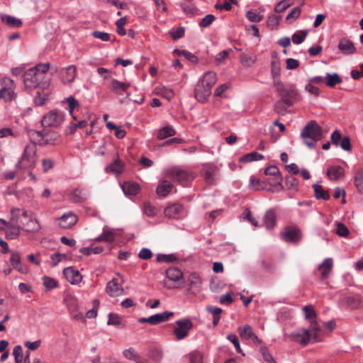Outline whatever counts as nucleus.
I'll return each instance as SVG.
<instances>
[{
  "mask_svg": "<svg viewBox=\"0 0 363 363\" xmlns=\"http://www.w3.org/2000/svg\"><path fill=\"white\" fill-rule=\"evenodd\" d=\"M124 169V163L117 157L114 159L113 162L106 167V172H112L115 174H121Z\"/></svg>",
  "mask_w": 363,
  "mask_h": 363,
  "instance_id": "nucleus-25",
  "label": "nucleus"
},
{
  "mask_svg": "<svg viewBox=\"0 0 363 363\" xmlns=\"http://www.w3.org/2000/svg\"><path fill=\"white\" fill-rule=\"evenodd\" d=\"M301 137L306 146L313 149L315 142L323 137L322 129L315 121H311L301 130Z\"/></svg>",
  "mask_w": 363,
  "mask_h": 363,
  "instance_id": "nucleus-2",
  "label": "nucleus"
},
{
  "mask_svg": "<svg viewBox=\"0 0 363 363\" xmlns=\"http://www.w3.org/2000/svg\"><path fill=\"white\" fill-rule=\"evenodd\" d=\"M173 184L167 180L160 183L156 189L157 194L160 197H165L172 191Z\"/></svg>",
  "mask_w": 363,
  "mask_h": 363,
  "instance_id": "nucleus-28",
  "label": "nucleus"
},
{
  "mask_svg": "<svg viewBox=\"0 0 363 363\" xmlns=\"http://www.w3.org/2000/svg\"><path fill=\"white\" fill-rule=\"evenodd\" d=\"M50 78H44L35 69H29L23 74V83L28 89L40 88L45 89L50 85Z\"/></svg>",
  "mask_w": 363,
  "mask_h": 363,
  "instance_id": "nucleus-3",
  "label": "nucleus"
},
{
  "mask_svg": "<svg viewBox=\"0 0 363 363\" xmlns=\"http://www.w3.org/2000/svg\"><path fill=\"white\" fill-rule=\"evenodd\" d=\"M65 121V114L58 110H52L45 114L42 120V125L45 128H57L62 124Z\"/></svg>",
  "mask_w": 363,
  "mask_h": 363,
  "instance_id": "nucleus-7",
  "label": "nucleus"
},
{
  "mask_svg": "<svg viewBox=\"0 0 363 363\" xmlns=\"http://www.w3.org/2000/svg\"><path fill=\"white\" fill-rule=\"evenodd\" d=\"M29 135L35 144L40 146L56 145L60 139V135L57 132L48 130H31Z\"/></svg>",
  "mask_w": 363,
  "mask_h": 363,
  "instance_id": "nucleus-4",
  "label": "nucleus"
},
{
  "mask_svg": "<svg viewBox=\"0 0 363 363\" xmlns=\"http://www.w3.org/2000/svg\"><path fill=\"white\" fill-rule=\"evenodd\" d=\"M123 355L125 359L135 361V363H148L147 360L140 357L133 347L124 350L123 351Z\"/></svg>",
  "mask_w": 363,
  "mask_h": 363,
  "instance_id": "nucleus-22",
  "label": "nucleus"
},
{
  "mask_svg": "<svg viewBox=\"0 0 363 363\" xmlns=\"http://www.w3.org/2000/svg\"><path fill=\"white\" fill-rule=\"evenodd\" d=\"M130 86V84L128 82H122L118 79H113L111 81V90L117 95L126 94V98H129L130 93L128 91V89Z\"/></svg>",
  "mask_w": 363,
  "mask_h": 363,
  "instance_id": "nucleus-15",
  "label": "nucleus"
},
{
  "mask_svg": "<svg viewBox=\"0 0 363 363\" xmlns=\"http://www.w3.org/2000/svg\"><path fill=\"white\" fill-rule=\"evenodd\" d=\"M32 69H35L38 74H42V77L44 78H49L47 76V72L50 69L49 63L38 64Z\"/></svg>",
  "mask_w": 363,
  "mask_h": 363,
  "instance_id": "nucleus-51",
  "label": "nucleus"
},
{
  "mask_svg": "<svg viewBox=\"0 0 363 363\" xmlns=\"http://www.w3.org/2000/svg\"><path fill=\"white\" fill-rule=\"evenodd\" d=\"M274 86L279 93L281 101H277L274 105V108L277 109L282 102L287 106H291L295 101L299 100L300 94L298 90L291 85H284L281 81L274 82Z\"/></svg>",
  "mask_w": 363,
  "mask_h": 363,
  "instance_id": "nucleus-1",
  "label": "nucleus"
},
{
  "mask_svg": "<svg viewBox=\"0 0 363 363\" xmlns=\"http://www.w3.org/2000/svg\"><path fill=\"white\" fill-rule=\"evenodd\" d=\"M191 363H203V355L200 352L194 351L190 354Z\"/></svg>",
  "mask_w": 363,
  "mask_h": 363,
  "instance_id": "nucleus-64",
  "label": "nucleus"
},
{
  "mask_svg": "<svg viewBox=\"0 0 363 363\" xmlns=\"http://www.w3.org/2000/svg\"><path fill=\"white\" fill-rule=\"evenodd\" d=\"M354 185L359 192H363V168L357 171L354 177Z\"/></svg>",
  "mask_w": 363,
  "mask_h": 363,
  "instance_id": "nucleus-49",
  "label": "nucleus"
},
{
  "mask_svg": "<svg viewBox=\"0 0 363 363\" xmlns=\"http://www.w3.org/2000/svg\"><path fill=\"white\" fill-rule=\"evenodd\" d=\"M336 233L340 237L346 238L349 235L350 231L345 224L338 223L337 225Z\"/></svg>",
  "mask_w": 363,
  "mask_h": 363,
  "instance_id": "nucleus-56",
  "label": "nucleus"
},
{
  "mask_svg": "<svg viewBox=\"0 0 363 363\" xmlns=\"http://www.w3.org/2000/svg\"><path fill=\"white\" fill-rule=\"evenodd\" d=\"M69 199L74 203H81L85 200V196L82 193V190L77 188L72 191Z\"/></svg>",
  "mask_w": 363,
  "mask_h": 363,
  "instance_id": "nucleus-45",
  "label": "nucleus"
},
{
  "mask_svg": "<svg viewBox=\"0 0 363 363\" xmlns=\"http://www.w3.org/2000/svg\"><path fill=\"white\" fill-rule=\"evenodd\" d=\"M313 189L314 190V196L317 199L327 201L330 199L328 191L323 189L320 184H314L313 185Z\"/></svg>",
  "mask_w": 363,
  "mask_h": 363,
  "instance_id": "nucleus-37",
  "label": "nucleus"
},
{
  "mask_svg": "<svg viewBox=\"0 0 363 363\" xmlns=\"http://www.w3.org/2000/svg\"><path fill=\"white\" fill-rule=\"evenodd\" d=\"M43 279V285L47 289L51 290L57 287V281L55 279L48 277H44Z\"/></svg>",
  "mask_w": 363,
  "mask_h": 363,
  "instance_id": "nucleus-54",
  "label": "nucleus"
},
{
  "mask_svg": "<svg viewBox=\"0 0 363 363\" xmlns=\"http://www.w3.org/2000/svg\"><path fill=\"white\" fill-rule=\"evenodd\" d=\"M164 214L169 218L180 220L186 216L187 211L183 205L175 203L166 207Z\"/></svg>",
  "mask_w": 363,
  "mask_h": 363,
  "instance_id": "nucleus-9",
  "label": "nucleus"
},
{
  "mask_svg": "<svg viewBox=\"0 0 363 363\" xmlns=\"http://www.w3.org/2000/svg\"><path fill=\"white\" fill-rule=\"evenodd\" d=\"M176 326L174 328L173 334L177 341L186 338L189 331L193 328V323L189 318H182L175 322Z\"/></svg>",
  "mask_w": 363,
  "mask_h": 363,
  "instance_id": "nucleus-8",
  "label": "nucleus"
},
{
  "mask_svg": "<svg viewBox=\"0 0 363 363\" xmlns=\"http://www.w3.org/2000/svg\"><path fill=\"white\" fill-rule=\"evenodd\" d=\"M106 291L110 296L115 297L123 294V288L118 284V279L113 278L107 283Z\"/></svg>",
  "mask_w": 363,
  "mask_h": 363,
  "instance_id": "nucleus-19",
  "label": "nucleus"
},
{
  "mask_svg": "<svg viewBox=\"0 0 363 363\" xmlns=\"http://www.w3.org/2000/svg\"><path fill=\"white\" fill-rule=\"evenodd\" d=\"M10 262L13 269L22 274L27 272L26 268L23 267L21 264V255L18 252H11Z\"/></svg>",
  "mask_w": 363,
  "mask_h": 363,
  "instance_id": "nucleus-24",
  "label": "nucleus"
},
{
  "mask_svg": "<svg viewBox=\"0 0 363 363\" xmlns=\"http://www.w3.org/2000/svg\"><path fill=\"white\" fill-rule=\"evenodd\" d=\"M176 134L177 131L174 127L171 125H167L158 130L157 133V138L162 140L169 137L174 136Z\"/></svg>",
  "mask_w": 363,
  "mask_h": 363,
  "instance_id": "nucleus-26",
  "label": "nucleus"
},
{
  "mask_svg": "<svg viewBox=\"0 0 363 363\" xmlns=\"http://www.w3.org/2000/svg\"><path fill=\"white\" fill-rule=\"evenodd\" d=\"M66 102L68 104L67 110L69 111V115L75 119L74 116L73 111L74 110L79 106V102L77 99H75L72 96H69L65 99Z\"/></svg>",
  "mask_w": 363,
  "mask_h": 363,
  "instance_id": "nucleus-47",
  "label": "nucleus"
},
{
  "mask_svg": "<svg viewBox=\"0 0 363 363\" xmlns=\"http://www.w3.org/2000/svg\"><path fill=\"white\" fill-rule=\"evenodd\" d=\"M264 158V156L262 154H259L257 152H252L250 153L245 155L240 159V161L242 162H250L253 161L261 160Z\"/></svg>",
  "mask_w": 363,
  "mask_h": 363,
  "instance_id": "nucleus-43",
  "label": "nucleus"
},
{
  "mask_svg": "<svg viewBox=\"0 0 363 363\" xmlns=\"http://www.w3.org/2000/svg\"><path fill=\"white\" fill-rule=\"evenodd\" d=\"M333 267L332 258H326L319 265L318 268L321 270V278L325 279L328 277Z\"/></svg>",
  "mask_w": 363,
  "mask_h": 363,
  "instance_id": "nucleus-32",
  "label": "nucleus"
},
{
  "mask_svg": "<svg viewBox=\"0 0 363 363\" xmlns=\"http://www.w3.org/2000/svg\"><path fill=\"white\" fill-rule=\"evenodd\" d=\"M92 35L94 38L100 39L102 41L107 42L110 40V35L108 33L99 31V30H94L92 33Z\"/></svg>",
  "mask_w": 363,
  "mask_h": 363,
  "instance_id": "nucleus-62",
  "label": "nucleus"
},
{
  "mask_svg": "<svg viewBox=\"0 0 363 363\" xmlns=\"http://www.w3.org/2000/svg\"><path fill=\"white\" fill-rule=\"evenodd\" d=\"M168 176L183 186H187L194 180V175L191 172L186 171L179 167L170 168L167 172Z\"/></svg>",
  "mask_w": 363,
  "mask_h": 363,
  "instance_id": "nucleus-6",
  "label": "nucleus"
},
{
  "mask_svg": "<svg viewBox=\"0 0 363 363\" xmlns=\"http://www.w3.org/2000/svg\"><path fill=\"white\" fill-rule=\"evenodd\" d=\"M307 30H301L299 32L295 33L291 36V40L294 43L299 45L302 43L308 35Z\"/></svg>",
  "mask_w": 363,
  "mask_h": 363,
  "instance_id": "nucleus-46",
  "label": "nucleus"
},
{
  "mask_svg": "<svg viewBox=\"0 0 363 363\" xmlns=\"http://www.w3.org/2000/svg\"><path fill=\"white\" fill-rule=\"evenodd\" d=\"M216 74L215 72H207L203 75V79L199 82L203 84L205 87L209 88V89L211 91L213 86L216 82Z\"/></svg>",
  "mask_w": 363,
  "mask_h": 363,
  "instance_id": "nucleus-31",
  "label": "nucleus"
},
{
  "mask_svg": "<svg viewBox=\"0 0 363 363\" xmlns=\"http://www.w3.org/2000/svg\"><path fill=\"white\" fill-rule=\"evenodd\" d=\"M215 20V16L213 14H208L203 17L199 23V26L202 28L209 26Z\"/></svg>",
  "mask_w": 363,
  "mask_h": 363,
  "instance_id": "nucleus-61",
  "label": "nucleus"
},
{
  "mask_svg": "<svg viewBox=\"0 0 363 363\" xmlns=\"http://www.w3.org/2000/svg\"><path fill=\"white\" fill-rule=\"evenodd\" d=\"M125 194L130 196H135L140 191V186L136 182H126L121 186Z\"/></svg>",
  "mask_w": 363,
  "mask_h": 363,
  "instance_id": "nucleus-27",
  "label": "nucleus"
},
{
  "mask_svg": "<svg viewBox=\"0 0 363 363\" xmlns=\"http://www.w3.org/2000/svg\"><path fill=\"white\" fill-rule=\"evenodd\" d=\"M337 48L344 55H352L357 52L353 42L346 38H342L340 40Z\"/></svg>",
  "mask_w": 363,
  "mask_h": 363,
  "instance_id": "nucleus-14",
  "label": "nucleus"
},
{
  "mask_svg": "<svg viewBox=\"0 0 363 363\" xmlns=\"http://www.w3.org/2000/svg\"><path fill=\"white\" fill-rule=\"evenodd\" d=\"M342 303L350 308H354L359 306L360 300L358 296H345L342 298Z\"/></svg>",
  "mask_w": 363,
  "mask_h": 363,
  "instance_id": "nucleus-39",
  "label": "nucleus"
},
{
  "mask_svg": "<svg viewBox=\"0 0 363 363\" xmlns=\"http://www.w3.org/2000/svg\"><path fill=\"white\" fill-rule=\"evenodd\" d=\"M246 18L251 22L258 23L263 19V16L259 14L255 11L250 10L246 13Z\"/></svg>",
  "mask_w": 363,
  "mask_h": 363,
  "instance_id": "nucleus-52",
  "label": "nucleus"
},
{
  "mask_svg": "<svg viewBox=\"0 0 363 363\" xmlns=\"http://www.w3.org/2000/svg\"><path fill=\"white\" fill-rule=\"evenodd\" d=\"M344 174L343 167L339 165L330 166L327 170V176L330 180H338L344 176Z\"/></svg>",
  "mask_w": 363,
  "mask_h": 363,
  "instance_id": "nucleus-21",
  "label": "nucleus"
},
{
  "mask_svg": "<svg viewBox=\"0 0 363 363\" xmlns=\"http://www.w3.org/2000/svg\"><path fill=\"white\" fill-rule=\"evenodd\" d=\"M13 355L16 363H21L23 362V349L21 345H16L13 350Z\"/></svg>",
  "mask_w": 363,
  "mask_h": 363,
  "instance_id": "nucleus-53",
  "label": "nucleus"
},
{
  "mask_svg": "<svg viewBox=\"0 0 363 363\" xmlns=\"http://www.w3.org/2000/svg\"><path fill=\"white\" fill-rule=\"evenodd\" d=\"M157 261L158 262L170 263L177 261V258L174 254H158L157 255Z\"/></svg>",
  "mask_w": 363,
  "mask_h": 363,
  "instance_id": "nucleus-50",
  "label": "nucleus"
},
{
  "mask_svg": "<svg viewBox=\"0 0 363 363\" xmlns=\"http://www.w3.org/2000/svg\"><path fill=\"white\" fill-rule=\"evenodd\" d=\"M291 6L288 0H282L276 4L274 10L277 13H282Z\"/></svg>",
  "mask_w": 363,
  "mask_h": 363,
  "instance_id": "nucleus-60",
  "label": "nucleus"
},
{
  "mask_svg": "<svg viewBox=\"0 0 363 363\" xmlns=\"http://www.w3.org/2000/svg\"><path fill=\"white\" fill-rule=\"evenodd\" d=\"M342 138L343 137H342L340 132L338 130H335L330 135L331 143L333 145L338 147L339 143H340Z\"/></svg>",
  "mask_w": 363,
  "mask_h": 363,
  "instance_id": "nucleus-59",
  "label": "nucleus"
},
{
  "mask_svg": "<svg viewBox=\"0 0 363 363\" xmlns=\"http://www.w3.org/2000/svg\"><path fill=\"white\" fill-rule=\"evenodd\" d=\"M249 187L253 190H260L266 188V184L259 179L255 178L253 176L250 177V182Z\"/></svg>",
  "mask_w": 363,
  "mask_h": 363,
  "instance_id": "nucleus-48",
  "label": "nucleus"
},
{
  "mask_svg": "<svg viewBox=\"0 0 363 363\" xmlns=\"http://www.w3.org/2000/svg\"><path fill=\"white\" fill-rule=\"evenodd\" d=\"M21 211V208H13L11 210L10 219L7 221L6 229L15 230L14 236H18L20 230L23 229L20 222Z\"/></svg>",
  "mask_w": 363,
  "mask_h": 363,
  "instance_id": "nucleus-11",
  "label": "nucleus"
},
{
  "mask_svg": "<svg viewBox=\"0 0 363 363\" xmlns=\"http://www.w3.org/2000/svg\"><path fill=\"white\" fill-rule=\"evenodd\" d=\"M65 302L69 312L74 313L79 310V304L77 300L72 296L65 298Z\"/></svg>",
  "mask_w": 363,
  "mask_h": 363,
  "instance_id": "nucleus-44",
  "label": "nucleus"
},
{
  "mask_svg": "<svg viewBox=\"0 0 363 363\" xmlns=\"http://www.w3.org/2000/svg\"><path fill=\"white\" fill-rule=\"evenodd\" d=\"M40 229L41 226L38 220L30 218L23 230L28 233H38Z\"/></svg>",
  "mask_w": 363,
  "mask_h": 363,
  "instance_id": "nucleus-38",
  "label": "nucleus"
},
{
  "mask_svg": "<svg viewBox=\"0 0 363 363\" xmlns=\"http://www.w3.org/2000/svg\"><path fill=\"white\" fill-rule=\"evenodd\" d=\"M174 315L173 312L171 311H164L161 313H157L151 315L152 317V325H155L167 321L170 317Z\"/></svg>",
  "mask_w": 363,
  "mask_h": 363,
  "instance_id": "nucleus-29",
  "label": "nucleus"
},
{
  "mask_svg": "<svg viewBox=\"0 0 363 363\" xmlns=\"http://www.w3.org/2000/svg\"><path fill=\"white\" fill-rule=\"evenodd\" d=\"M240 335L245 339L255 338L257 339V336L253 333L252 328L249 325L239 328Z\"/></svg>",
  "mask_w": 363,
  "mask_h": 363,
  "instance_id": "nucleus-41",
  "label": "nucleus"
},
{
  "mask_svg": "<svg viewBox=\"0 0 363 363\" xmlns=\"http://www.w3.org/2000/svg\"><path fill=\"white\" fill-rule=\"evenodd\" d=\"M301 14V9L299 7H294L287 15L286 19L290 22L294 21Z\"/></svg>",
  "mask_w": 363,
  "mask_h": 363,
  "instance_id": "nucleus-58",
  "label": "nucleus"
},
{
  "mask_svg": "<svg viewBox=\"0 0 363 363\" xmlns=\"http://www.w3.org/2000/svg\"><path fill=\"white\" fill-rule=\"evenodd\" d=\"M63 274L71 284H78L82 279V276L74 267L65 268Z\"/></svg>",
  "mask_w": 363,
  "mask_h": 363,
  "instance_id": "nucleus-16",
  "label": "nucleus"
},
{
  "mask_svg": "<svg viewBox=\"0 0 363 363\" xmlns=\"http://www.w3.org/2000/svg\"><path fill=\"white\" fill-rule=\"evenodd\" d=\"M217 169L215 167L210 166L203 169L202 176L206 182L208 184H215L216 182Z\"/></svg>",
  "mask_w": 363,
  "mask_h": 363,
  "instance_id": "nucleus-20",
  "label": "nucleus"
},
{
  "mask_svg": "<svg viewBox=\"0 0 363 363\" xmlns=\"http://www.w3.org/2000/svg\"><path fill=\"white\" fill-rule=\"evenodd\" d=\"M211 94V91L209 88L205 87L203 84L198 82L194 89V96L196 100L201 103H204Z\"/></svg>",
  "mask_w": 363,
  "mask_h": 363,
  "instance_id": "nucleus-17",
  "label": "nucleus"
},
{
  "mask_svg": "<svg viewBox=\"0 0 363 363\" xmlns=\"http://www.w3.org/2000/svg\"><path fill=\"white\" fill-rule=\"evenodd\" d=\"M77 76V68L74 65H70L65 68V75L63 79L65 82H72Z\"/></svg>",
  "mask_w": 363,
  "mask_h": 363,
  "instance_id": "nucleus-40",
  "label": "nucleus"
},
{
  "mask_svg": "<svg viewBox=\"0 0 363 363\" xmlns=\"http://www.w3.org/2000/svg\"><path fill=\"white\" fill-rule=\"evenodd\" d=\"M58 225L63 229L72 227L77 222V216L72 213H65L58 218Z\"/></svg>",
  "mask_w": 363,
  "mask_h": 363,
  "instance_id": "nucleus-18",
  "label": "nucleus"
},
{
  "mask_svg": "<svg viewBox=\"0 0 363 363\" xmlns=\"http://www.w3.org/2000/svg\"><path fill=\"white\" fill-rule=\"evenodd\" d=\"M36 145L33 142L26 146L22 156L16 164L17 169H27L35 165L37 160Z\"/></svg>",
  "mask_w": 363,
  "mask_h": 363,
  "instance_id": "nucleus-5",
  "label": "nucleus"
},
{
  "mask_svg": "<svg viewBox=\"0 0 363 363\" xmlns=\"http://www.w3.org/2000/svg\"><path fill=\"white\" fill-rule=\"evenodd\" d=\"M257 60V55L255 52L249 50L240 55V62L245 67H250L255 64Z\"/></svg>",
  "mask_w": 363,
  "mask_h": 363,
  "instance_id": "nucleus-30",
  "label": "nucleus"
},
{
  "mask_svg": "<svg viewBox=\"0 0 363 363\" xmlns=\"http://www.w3.org/2000/svg\"><path fill=\"white\" fill-rule=\"evenodd\" d=\"M189 286L194 290V293L199 291L202 281L201 277L196 273H192L189 278Z\"/></svg>",
  "mask_w": 363,
  "mask_h": 363,
  "instance_id": "nucleus-36",
  "label": "nucleus"
},
{
  "mask_svg": "<svg viewBox=\"0 0 363 363\" xmlns=\"http://www.w3.org/2000/svg\"><path fill=\"white\" fill-rule=\"evenodd\" d=\"M280 236L281 239L285 242H298L301 239V232L298 227L287 226Z\"/></svg>",
  "mask_w": 363,
  "mask_h": 363,
  "instance_id": "nucleus-12",
  "label": "nucleus"
},
{
  "mask_svg": "<svg viewBox=\"0 0 363 363\" xmlns=\"http://www.w3.org/2000/svg\"><path fill=\"white\" fill-rule=\"evenodd\" d=\"M290 337L294 342H298L302 345H306L312 340L313 336L308 329L301 328L292 333Z\"/></svg>",
  "mask_w": 363,
  "mask_h": 363,
  "instance_id": "nucleus-13",
  "label": "nucleus"
},
{
  "mask_svg": "<svg viewBox=\"0 0 363 363\" xmlns=\"http://www.w3.org/2000/svg\"><path fill=\"white\" fill-rule=\"evenodd\" d=\"M103 235L105 237V241L107 242H111L115 240V232L113 229H108L107 228H104L103 229Z\"/></svg>",
  "mask_w": 363,
  "mask_h": 363,
  "instance_id": "nucleus-57",
  "label": "nucleus"
},
{
  "mask_svg": "<svg viewBox=\"0 0 363 363\" xmlns=\"http://www.w3.org/2000/svg\"><path fill=\"white\" fill-rule=\"evenodd\" d=\"M1 19L2 22L12 28H20L22 26L21 19L7 14H1Z\"/></svg>",
  "mask_w": 363,
  "mask_h": 363,
  "instance_id": "nucleus-34",
  "label": "nucleus"
},
{
  "mask_svg": "<svg viewBox=\"0 0 363 363\" xmlns=\"http://www.w3.org/2000/svg\"><path fill=\"white\" fill-rule=\"evenodd\" d=\"M342 82V78L337 73H326L325 76V83L329 87H334L336 84Z\"/></svg>",
  "mask_w": 363,
  "mask_h": 363,
  "instance_id": "nucleus-33",
  "label": "nucleus"
},
{
  "mask_svg": "<svg viewBox=\"0 0 363 363\" xmlns=\"http://www.w3.org/2000/svg\"><path fill=\"white\" fill-rule=\"evenodd\" d=\"M265 174L274 177L275 182L272 184V188L269 189L268 191L272 192H279L284 189V186L281 184L282 177L280 175V171L279 168L275 165L268 167L265 169Z\"/></svg>",
  "mask_w": 363,
  "mask_h": 363,
  "instance_id": "nucleus-10",
  "label": "nucleus"
},
{
  "mask_svg": "<svg viewBox=\"0 0 363 363\" xmlns=\"http://www.w3.org/2000/svg\"><path fill=\"white\" fill-rule=\"evenodd\" d=\"M166 277L171 281H178L184 277L182 270L177 267H170L166 270Z\"/></svg>",
  "mask_w": 363,
  "mask_h": 363,
  "instance_id": "nucleus-35",
  "label": "nucleus"
},
{
  "mask_svg": "<svg viewBox=\"0 0 363 363\" xmlns=\"http://www.w3.org/2000/svg\"><path fill=\"white\" fill-rule=\"evenodd\" d=\"M227 339L228 340H230L234 345V347H235V350L237 351V352L242 353V350H241V347H240V342H239L238 338L236 335H235V334H229L227 336Z\"/></svg>",
  "mask_w": 363,
  "mask_h": 363,
  "instance_id": "nucleus-63",
  "label": "nucleus"
},
{
  "mask_svg": "<svg viewBox=\"0 0 363 363\" xmlns=\"http://www.w3.org/2000/svg\"><path fill=\"white\" fill-rule=\"evenodd\" d=\"M305 318L307 320H312L316 316V313L311 305L306 306L303 308Z\"/></svg>",
  "mask_w": 363,
  "mask_h": 363,
  "instance_id": "nucleus-55",
  "label": "nucleus"
},
{
  "mask_svg": "<svg viewBox=\"0 0 363 363\" xmlns=\"http://www.w3.org/2000/svg\"><path fill=\"white\" fill-rule=\"evenodd\" d=\"M263 222L267 229H273L277 223L275 211L272 209L267 211L263 218Z\"/></svg>",
  "mask_w": 363,
  "mask_h": 363,
  "instance_id": "nucleus-23",
  "label": "nucleus"
},
{
  "mask_svg": "<svg viewBox=\"0 0 363 363\" xmlns=\"http://www.w3.org/2000/svg\"><path fill=\"white\" fill-rule=\"evenodd\" d=\"M148 357L155 363H159L163 358L162 350L160 348H152L149 350Z\"/></svg>",
  "mask_w": 363,
  "mask_h": 363,
  "instance_id": "nucleus-42",
  "label": "nucleus"
}]
</instances>
